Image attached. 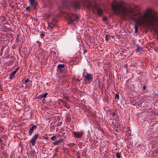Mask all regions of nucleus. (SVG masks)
<instances>
[{
  "label": "nucleus",
  "instance_id": "dca6fc26",
  "mask_svg": "<svg viewBox=\"0 0 158 158\" xmlns=\"http://www.w3.org/2000/svg\"><path fill=\"white\" fill-rule=\"evenodd\" d=\"M60 142V140L57 141H56L54 142L53 144L54 145H58L59 143Z\"/></svg>",
  "mask_w": 158,
  "mask_h": 158
},
{
  "label": "nucleus",
  "instance_id": "9d476101",
  "mask_svg": "<svg viewBox=\"0 0 158 158\" xmlns=\"http://www.w3.org/2000/svg\"><path fill=\"white\" fill-rule=\"evenodd\" d=\"M48 95V93H46L45 94H42L41 95L38 96L37 97V98L38 99H42L43 98H45Z\"/></svg>",
  "mask_w": 158,
  "mask_h": 158
},
{
  "label": "nucleus",
  "instance_id": "c756f323",
  "mask_svg": "<svg viewBox=\"0 0 158 158\" xmlns=\"http://www.w3.org/2000/svg\"><path fill=\"white\" fill-rule=\"evenodd\" d=\"M137 50L138 51H140L141 50V49L140 48H138L137 49Z\"/></svg>",
  "mask_w": 158,
  "mask_h": 158
},
{
  "label": "nucleus",
  "instance_id": "ddd939ff",
  "mask_svg": "<svg viewBox=\"0 0 158 158\" xmlns=\"http://www.w3.org/2000/svg\"><path fill=\"white\" fill-rule=\"evenodd\" d=\"M31 4L33 6H35L37 5V3L35 1V0H29Z\"/></svg>",
  "mask_w": 158,
  "mask_h": 158
},
{
  "label": "nucleus",
  "instance_id": "aec40b11",
  "mask_svg": "<svg viewBox=\"0 0 158 158\" xmlns=\"http://www.w3.org/2000/svg\"><path fill=\"white\" fill-rule=\"evenodd\" d=\"M56 136H54L51 137V139L52 140H54L56 139Z\"/></svg>",
  "mask_w": 158,
  "mask_h": 158
},
{
  "label": "nucleus",
  "instance_id": "6ab92c4d",
  "mask_svg": "<svg viewBox=\"0 0 158 158\" xmlns=\"http://www.w3.org/2000/svg\"><path fill=\"white\" fill-rule=\"evenodd\" d=\"M115 98L116 99H119V94H118V93L117 94H115Z\"/></svg>",
  "mask_w": 158,
  "mask_h": 158
},
{
  "label": "nucleus",
  "instance_id": "cd10ccee",
  "mask_svg": "<svg viewBox=\"0 0 158 158\" xmlns=\"http://www.w3.org/2000/svg\"><path fill=\"white\" fill-rule=\"evenodd\" d=\"M146 86L144 85L143 86V90H145L146 88Z\"/></svg>",
  "mask_w": 158,
  "mask_h": 158
},
{
  "label": "nucleus",
  "instance_id": "a211bd4d",
  "mask_svg": "<svg viewBox=\"0 0 158 158\" xmlns=\"http://www.w3.org/2000/svg\"><path fill=\"white\" fill-rule=\"evenodd\" d=\"M45 35V32H42V33L40 34V36L41 38H44Z\"/></svg>",
  "mask_w": 158,
  "mask_h": 158
},
{
  "label": "nucleus",
  "instance_id": "f03ea898",
  "mask_svg": "<svg viewBox=\"0 0 158 158\" xmlns=\"http://www.w3.org/2000/svg\"><path fill=\"white\" fill-rule=\"evenodd\" d=\"M82 2L88 9H92L93 13L96 11L99 15H103V10L99 7L98 5L95 0L94 1L93 3L92 0H82Z\"/></svg>",
  "mask_w": 158,
  "mask_h": 158
},
{
  "label": "nucleus",
  "instance_id": "1a4fd4ad",
  "mask_svg": "<svg viewBox=\"0 0 158 158\" xmlns=\"http://www.w3.org/2000/svg\"><path fill=\"white\" fill-rule=\"evenodd\" d=\"M37 127V125H33L30 128L28 133L31 136L32 135V134L33 133L34 130Z\"/></svg>",
  "mask_w": 158,
  "mask_h": 158
},
{
  "label": "nucleus",
  "instance_id": "f3484780",
  "mask_svg": "<svg viewBox=\"0 0 158 158\" xmlns=\"http://www.w3.org/2000/svg\"><path fill=\"white\" fill-rule=\"evenodd\" d=\"M110 38V37L108 35H106L105 40L106 41H107Z\"/></svg>",
  "mask_w": 158,
  "mask_h": 158
},
{
  "label": "nucleus",
  "instance_id": "c9c22d12",
  "mask_svg": "<svg viewBox=\"0 0 158 158\" xmlns=\"http://www.w3.org/2000/svg\"><path fill=\"white\" fill-rule=\"evenodd\" d=\"M157 38H158V34L157 35Z\"/></svg>",
  "mask_w": 158,
  "mask_h": 158
},
{
  "label": "nucleus",
  "instance_id": "9b49d317",
  "mask_svg": "<svg viewBox=\"0 0 158 158\" xmlns=\"http://www.w3.org/2000/svg\"><path fill=\"white\" fill-rule=\"evenodd\" d=\"M16 73V70H14L13 71L12 73L10 74L9 77V79H12L13 77L14 76Z\"/></svg>",
  "mask_w": 158,
  "mask_h": 158
},
{
  "label": "nucleus",
  "instance_id": "e433bc0d",
  "mask_svg": "<svg viewBox=\"0 0 158 158\" xmlns=\"http://www.w3.org/2000/svg\"><path fill=\"white\" fill-rule=\"evenodd\" d=\"M1 87V85H0V87Z\"/></svg>",
  "mask_w": 158,
  "mask_h": 158
},
{
  "label": "nucleus",
  "instance_id": "b1692460",
  "mask_svg": "<svg viewBox=\"0 0 158 158\" xmlns=\"http://www.w3.org/2000/svg\"><path fill=\"white\" fill-rule=\"evenodd\" d=\"M60 101L64 104L66 103L65 102L63 101L62 99H60Z\"/></svg>",
  "mask_w": 158,
  "mask_h": 158
},
{
  "label": "nucleus",
  "instance_id": "4468645a",
  "mask_svg": "<svg viewBox=\"0 0 158 158\" xmlns=\"http://www.w3.org/2000/svg\"><path fill=\"white\" fill-rule=\"evenodd\" d=\"M74 7L76 9L79 8H80V4L78 3L75 2L74 4Z\"/></svg>",
  "mask_w": 158,
  "mask_h": 158
},
{
  "label": "nucleus",
  "instance_id": "7c9ffc66",
  "mask_svg": "<svg viewBox=\"0 0 158 158\" xmlns=\"http://www.w3.org/2000/svg\"><path fill=\"white\" fill-rule=\"evenodd\" d=\"M49 137L48 136L44 137V139H47Z\"/></svg>",
  "mask_w": 158,
  "mask_h": 158
},
{
  "label": "nucleus",
  "instance_id": "423d86ee",
  "mask_svg": "<svg viewBox=\"0 0 158 158\" xmlns=\"http://www.w3.org/2000/svg\"><path fill=\"white\" fill-rule=\"evenodd\" d=\"M64 64H59L57 66V71L60 74H62L64 72Z\"/></svg>",
  "mask_w": 158,
  "mask_h": 158
},
{
  "label": "nucleus",
  "instance_id": "bb28decb",
  "mask_svg": "<svg viewBox=\"0 0 158 158\" xmlns=\"http://www.w3.org/2000/svg\"><path fill=\"white\" fill-rule=\"evenodd\" d=\"M75 81L76 82L80 81V80L79 79H75Z\"/></svg>",
  "mask_w": 158,
  "mask_h": 158
},
{
  "label": "nucleus",
  "instance_id": "72a5a7b5",
  "mask_svg": "<svg viewBox=\"0 0 158 158\" xmlns=\"http://www.w3.org/2000/svg\"><path fill=\"white\" fill-rule=\"evenodd\" d=\"M77 158H81L79 156H78Z\"/></svg>",
  "mask_w": 158,
  "mask_h": 158
},
{
  "label": "nucleus",
  "instance_id": "c85d7f7f",
  "mask_svg": "<svg viewBox=\"0 0 158 158\" xmlns=\"http://www.w3.org/2000/svg\"><path fill=\"white\" fill-rule=\"evenodd\" d=\"M2 140L1 138L0 137V143H2Z\"/></svg>",
  "mask_w": 158,
  "mask_h": 158
},
{
  "label": "nucleus",
  "instance_id": "5701e85b",
  "mask_svg": "<svg viewBox=\"0 0 158 158\" xmlns=\"http://www.w3.org/2000/svg\"><path fill=\"white\" fill-rule=\"evenodd\" d=\"M112 116L113 117H114L116 115V114L115 112H113L112 114Z\"/></svg>",
  "mask_w": 158,
  "mask_h": 158
},
{
  "label": "nucleus",
  "instance_id": "a878e982",
  "mask_svg": "<svg viewBox=\"0 0 158 158\" xmlns=\"http://www.w3.org/2000/svg\"><path fill=\"white\" fill-rule=\"evenodd\" d=\"M107 19L106 17H105L103 18V20L104 21H106L107 20Z\"/></svg>",
  "mask_w": 158,
  "mask_h": 158
},
{
  "label": "nucleus",
  "instance_id": "7ed1b4c3",
  "mask_svg": "<svg viewBox=\"0 0 158 158\" xmlns=\"http://www.w3.org/2000/svg\"><path fill=\"white\" fill-rule=\"evenodd\" d=\"M62 16L67 18L68 19V23L69 24H72L74 21H77L79 17L75 14L70 12H64L62 13Z\"/></svg>",
  "mask_w": 158,
  "mask_h": 158
},
{
  "label": "nucleus",
  "instance_id": "f257e3e1",
  "mask_svg": "<svg viewBox=\"0 0 158 158\" xmlns=\"http://www.w3.org/2000/svg\"><path fill=\"white\" fill-rule=\"evenodd\" d=\"M112 8L114 11L117 14L122 13L126 17L135 22L134 25L135 32H138V25H140L146 22L153 24L158 27V16L149 14L148 12H145L143 15L137 13L135 10L130 7L120 4H112Z\"/></svg>",
  "mask_w": 158,
  "mask_h": 158
},
{
  "label": "nucleus",
  "instance_id": "20e7f679",
  "mask_svg": "<svg viewBox=\"0 0 158 158\" xmlns=\"http://www.w3.org/2000/svg\"><path fill=\"white\" fill-rule=\"evenodd\" d=\"M83 77H84V80L87 81L89 83H90L93 80V75L89 73H86V75H84Z\"/></svg>",
  "mask_w": 158,
  "mask_h": 158
},
{
  "label": "nucleus",
  "instance_id": "2f4dec72",
  "mask_svg": "<svg viewBox=\"0 0 158 158\" xmlns=\"http://www.w3.org/2000/svg\"><path fill=\"white\" fill-rule=\"evenodd\" d=\"M59 140L60 141V142H61V141H63V139H61Z\"/></svg>",
  "mask_w": 158,
  "mask_h": 158
},
{
  "label": "nucleus",
  "instance_id": "2eb2a0df",
  "mask_svg": "<svg viewBox=\"0 0 158 158\" xmlns=\"http://www.w3.org/2000/svg\"><path fill=\"white\" fill-rule=\"evenodd\" d=\"M121 153L119 152H117L116 153V156L117 158H121Z\"/></svg>",
  "mask_w": 158,
  "mask_h": 158
},
{
  "label": "nucleus",
  "instance_id": "393cba45",
  "mask_svg": "<svg viewBox=\"0 0 158 158\" xmlns=\"http://www.w3.org/2000/svg\"><path fill=\"white\" fill-rule=\"evenodd\" d=\"M26 10H27V11L28 10H30V7L29 6H27V7H26Z\"/></svg>",
  "mask_w": 158,
  "mask_h": 158
},
{
  "label": "nucleus",
  "instance_id": "f704fd0d",
  "mask_svg": "<svg viewBox=\"0 0 158 158\" xmlns=\"http://www.w3.org/2000/svg\"><path fill=\"white\" fill-rule=\"evenodd\" d=\"M53 52V53H55V52H54V51Z\"/></svg>",
  "mask_w": 158,
  "mask_h": 158
},
{
  "label": "nucleus",
  "instance_id": "0eeeda50",
  "mask_svg": "<svg viewBox=\"0 0 158 158\" xmlns=\"http://www.w3.org/2000/svg\"><path fill=\"white\" fill-rule=\"evenodd\" d=\"M40 136L39 134L38 133L35 134L33 137L32 139L31 140V143L32 144V146H34L35 144L36 141L38 137Z\"/></svg>",
  "mask_w": 158,
  "mask_h": 158
},
{
  "label": "nucleus",
  "instance_id": "4be33fe9",
  "mask_svg": "<svg viewBox=\"0 0 158 158\" xmlns=\"http://www.w3.org/2000/svg\"><path fill=\"white\" fill-rule=\"evenodd\" d=\"M87 52V50L86 49H84V50H83V54H85Z\"/></svg>",
  "mask_w": 158,
  "mask_h": 158
},
{
  "label": "nucleus",
  "instance_id": "412c9836",
  "mask_svg": "<svg viewBox=\"0 0 158 158\" xmlns=\"http://www.w3.org/2000/svg\"><path fill=\"white\" fill-rule=\"evenodd\" d=\"M29 81H30L29 79H26V80H24V82H23V83H27V82H29Z\"/></svg>",
  "mask_w": 158,
  "mask_h": 158
},
{
  "label": "nucleus",
  "instance_id": "6e6552de",
  "mask_svg": "<svg viewBox=\"0 0 158 158\" xmlns=\"http://www.w3.org/2000/svg\"><path fill=\"white\" fill-rule=\"evenodd\" d=\"M73 135H74V136L77 138H79L82 137V136L83 135V133L82 132H73Z\"/></svg>",
  "mask_w": 158,
  "mask_h": 158
},
{
  "label": "nucleus",
  "instance_id": "473e14b6",
  "mask_svg": "<svg viewBox=\"0 0 158 158\" xmlns=\"http://www.w3.org/2000/svg\"><path fill=\"white\" fill-rule=\"evenodd\" d=\"M18 70V69H16L15 70H16V72H17V71Z\"/></svg>",
  "mask_w": 158,
  "mask_h": 158
},
{
  "label": "nucleus",
  "instance_id": "39448f33",
  "mask_svg": "<svg viewBox=\"0 0 158 158\" xmlns=\"http://www.w3.org/2000/svg\"><path fill=\"white\" fill-rule=\"evenodd\" d=\"M57 18L54 17L50 23H48V27H50L52 29H53V27H57Z\"/></svg>",
  "mask_w": 158,
  "mask_h": 158
},
{
  "label": "nucleus",
  "instance_id": "f8f14e48",
  "mask_svg": "<svg viewBox=\"0 0 158 158\" xmlns=\"http://www.w3.org/2000/svg\"><path fill=\"white\" fill-rule=\"evenodd\" d=\"M62 4L64 7L67 6L68 5V1L67 0H63Z\"/></svg>",
  "mask_w": 158,
  "mask_h": 158
}]
</instances>
